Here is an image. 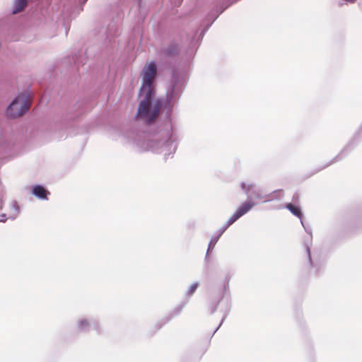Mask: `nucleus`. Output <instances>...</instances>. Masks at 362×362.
Returning a JSON list of instances; mask_svg holds the SVG:
<instances>
[{
  "label": "nucleus",
  "mask_w": 362,
  "mask_h": 362,
  "mask_svg": "<svg viewBox=\"0 0 362 362\" xmlns=\"http://www.w3.org/2000/svg\"><path fill=\"white\" fill-rule=\"evenodd\" d=\"M33 193L40 199H47V196L49 194L48 191L41 185L34 186Z\"/></svg>",
  "instance_id": "4"
},
{
  "label": "nucleus",
  "mask_w": 362,
  "mask_h": 362,
  "mask_svg": "<svg viewBox=\"0 0 362 362\" xmlns=\"http://www.w3.org/2000/svg\"><path fill=\"white\" fill-rule=\"evenodd\" d=\"M286 208L289 210L294 216H297L300 219L303 217L301 209L299 206L294 205L291 203L286 204Z\"/></svg>",
  "instance_id": "5"
},
{
  "label": "nucleus",
  "mask_w": 362,
  "mask_h": 362,
  "mask_svg": "<svg viewBox=\"0 0 362 362\" xmlns=\"http://www.w3.org/2000/svg\"><path fill=\"white\" fill-rule=\"evenodd\" d=\"M88 325H89V323H88V320H81L78 322V327L81 329H85Z\"/></svg>",
  "instance_id": "9"
},
{
  "label": "nucleus",
  "mask_w": 362,
  "mask_h": 362,
  "mask_svg": "<svg viewBox=\"0 0 362 362\" xmlns=\"http://www.w3.org/2000/svg\"><path fill=\"white\" fill-rule=\"evenodd\" d=\"M242 188H243V189H244V190H245V189H246V185H245V183H243V184H242Z\"/></svg>",
  "instance_id": "10"
},
{
  "label": "nucleus",
  "mask_w": 362,
  "mask_h": 362,
  "mask_svg": "<svg viewBox=\"0 0 362 362\" xmlns=\"http://www.w3.org/2000/svg\"><path fill=\"white\" fill-rule=\"evenodd\" d=\"M177 52V47L172 45L163 51V53L166 56H170Z\"/></svg>",
  "instance_id": "7"
},
{
  "label": "nucleus",
  "mask_w": 362,
  "mask_h": 362,
  "mask_svg": "<svg viewBox=\"0 0 362 362\" xmlns=\"http://www.w3.org/2000/svg\"><path fill=\"white\" fill-rule=\"evenodd\" d=\"M197 287H198L197 283H194V284H192L188 290V294L192 295L197 290Z\"/></svg>",
  "instance_id": "8"
},
{
  "label": "nucleus",
  "mask_w": 362,
  "mask_h": 362,
  "mask_svg": "<svg viewBox=\"0 0 362 362\" xmlns=\"http://www.w3.org/2000/svg\"><path fill=\"white\" fill-rule=\"evenodd\" d=\"M156 73L157 67L153 62L146 64L142 70L143 83L140 95H144V98L139 103L136 117L148 124L158 117L162 106L160 100H153V83Z\"/></svg>",
  "instance_id": "1"
},
{
  "label": "nucleus",
  "mask_w": 362,
  "mask_h": 362,
  "mask_svg": "<svg viewBox=\"0 0 362 362\" xmlns=\"http://www.w3.org/2000/svg\"><path fill=\"white\" fill-rule=\"evenodd\" d=\"M28 0H16L14 3V9L13 13L16 14L21 12L27 6Z\"/></svg>",
  "instance_id": "6"
},
{
  "label": "nucleus",
  "mask_w": 362,
  "mask_h": 362,
  "mask_svg": "<svg viewBox=\"0 0 362 362\" xmlns=\"http://www.w3.org/2000/svg\"><path fill=\"white\" fill-rule=\"evenodd\" d=\"M30 100L26 93L19 95L8 106L7 115L16 118L23 115L30 107Z\"/></svg>",
  "instance_id": "2"
},
{
  "label": "nucleus",
  "mask_w": 362,
  "mask_h": 362,
  "mask_svg": "<svg viewBox=\"0 0 362 362\" xmlns=\"http://www.w3.org/2000/svg\"><path fill=\"white\" fill-rule=\"evenodd\" d=\"M255 205L253 202L248 201L243 203L233 214L229 218L226 228H228L232 225L235 221L240 218L241 216L247 213L252 207Z\"/></svg>",
  "instance_id": "3"
}]
</instances>
